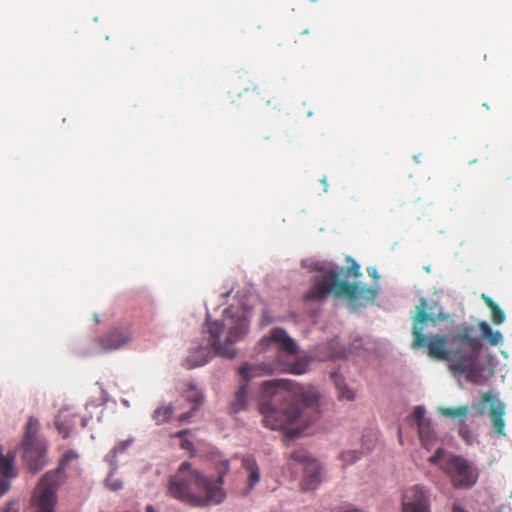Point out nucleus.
Listing matches in <instances>:
<instances>
[{
	"label": "nucleus",
	"instance_id": "dca6fc26",
	"mask_svg": "<svg viewBox=\"0 0 512 512\" xmlns=\"http://www.w3.org/2000/svg\"><path fill=\"white\" fill-rule=\"evenodd\" d=\"M418 434L424 448L429 450L436 444L437 436L431 421L419 423Z\"/></svg>",
	"mask_w": 512,
	"mask_h": 512
},
{
	"label": "nucleus",
	"instance_id": "c85d7f7f",
	"mask_svg": "<svg viewBox=\"0 0 512 512\" xmlns=\"http://www.w3.org/2000/svg\"><path fill=\"white\" fill-rule=\"evenodd\" d=\"M459 435L466 443L471 444L473 442V434L470 431L468 425L462 420L459 425Z\"/></svg>",
	"mask_w": 512,
	"mask_h": 512
},
{
	"label": "nucleus",
	"instance_id": "ea45409f",
	"mask_svg": "<svg viewBox=\"0 0 512 512\" xmlns=\"http://www.w3.org/2000/svg\"><path fill=\"white\" fill-rule=\"evenodd\" d=\"M146 512H155V510H154L153 506L148 505V506L146 507Z\"/></svg>",
	"mask_w": 512,
	"mask_h": 512
},
{
	"label": "nucleus",
	"instance_id": "412c9836",
	"mask_svg": "<svg viewBox=\"0 0 512 512\" xmlns=\"http://www.w3.org/2000/svg\"><path fill=\"white\" fill-rule=\"evenodd\" d=\"M332 378L338 390L339 399L351 401L355 398L354 392L348 388L338 373H333Z\"/></svg>",
	"mask_w": 512,
	"mask_h": 512
},
{
	"label": "nucleus",
	"instance_id": "4be33fe9",
	"mask_svg": "<svg viewBox=\"0 0 512 512\" xmlns=\"http://www.w3.org/2000/svg\"><path fill=\"white\" fill-rule=\"evenodd\" d=\"M485 304L491 310V317L494 324H502L505 321L504 311L488 296H482Z\"/></svg>",
	"mask_w": 512,
	"mask_h": 512
},
{
	"label": "nucleus",
	"instance_id": "72a5a7b5",
	"mask_svg": "<svg viewBox=\"0 0 512 512\" xmlns=\"http://www.w3.org/2000/svg\"><path fill=\"white\" fill-rule=\"evenodd\" d=\"M11 478H5L0 475V497L4 495L10 488V480Z\"/></svg>",
	"mask_w": 512,
	"mask_h": 512
},
{
	"label": "nucleus",
	"instance_id": "c756f323",
	"mask_svg": "<svg viewBox=\"0 0 512 512\" xmlns=\"http://www.w3.org/2000/svg\"><path fill=\"white\" fill-rule=\"evenodd\" d=\"M188 434V430H181L178 431L174 436L179 437L181 439V448L184 450H187L189 452L194 451V445L193 443L185 438V435Z\"/></svg>",
	"mask_w": 512,
	"mask_h": 512
},
{
	"label": "nucleus",
	"instance_id": "2f4dec72",
	"mask_svg": "<svg viewBox=\"0 0 512 512\" xmlns=\"http://www.w3.org/2000/svg\"><path fill=\"white\" fill-rule=\"evenodd\" d=\"M413 418L417 422V426H419V423L431 421L430 419L425 418V409L422 406L415 407L413 412Z\"/></svg>",
	"mask_w": 512,
	"mask_h": 512
},
{
	"label": "nucleus",
	"instance_id": "2eb2a0df",
	"mask_svg": "<svg viewBox=\"0 0 512 512\" xmlns=\"http://www.w3.org/2000/svg\"><path fill=\"white\" fill-rule=\"evenodd\" d=\"M76 415L69 413L67 410L60 411L55 420L58 432L63 438H68L74 425Z\"/></svg>",
	"mask_w": 512,
	"mask_h": 512
},
{
	"label": "nucleus",
	"instance_id": "b1692460",
	"mask_svg": "<svg viewBox=\"0 0 512 512\" xmlns=\"http://www.w3.org/2000/svg\"><path fill=\"white\" fill-rule=\"evenodd\" d=\"M173 415V407L171 405L158 407L153 413V419L157 425L167 422Z\"/></svg>",
	"mask_w": 512,
	"mask_h": 512
},
{
	"label": "nucleus",
	"instance_id": "e433bc0d",
	"mask_svg": "<svg viewBox=\"0 0 512 512\" xmlns=\"http://www.w3.org/2000/svg\"><path fill=\"white\" fill-rule=\"evenodd\" d=\"M3 512H18L16 510H13V503L9 502Z\"/></svg>",
	"mask_w": 512,
	"mask_h": 512
},
{
	"label": "nucleus",
	"instance_id": "6ab92c4d",
	"mask_svg": "<svg viewBox=\"0 0 512 512\" xmlns=\"http://www.w3.org/2000/svg\"><path fill=\"white\" fill-rule=\"evenodd\" d=\"M478 328L481 332V337L487 339L488 343L491 346H497L502 342L503 336H502L501 332L493 331L487 322H485V321L479 322Z\"/></svg>",
	"mask_w": 512,
	"mask_h": 512
},
{
	"label": "nucleus",
	"instance_id": "473e14b6",
	"mask_svg": "<svg viewBox=\"0 0 512 512\" xmlns=\"http://www.w3.org/2000/svg\"><path fill=\"white\" fill-rule=\"evenodd\" d=\"M106 485L112 491L120 490L123 487L122 481L120 479L114 478L112 474L107 477Z\"/></svg>",
	"mask_w": 512,
	"mask_h": 512
},
{
	"label": "nucleus",
	"instance_id": "6e6552de",
	"mask_svg": "<svg viewBox=\"0 0 512 512\" xmlns=\"http://www.w3.org/2000/svg\"><path fill=\"white\" fill-rule=\"evenodd\" d=\"M429 462L439 465L450 477L455 488H469L477 481V473L464 458L445 454L442 448L436 450L435 454L429 458Z\"/></svg>",
	"mask_w": 512,
	"mask_h": 512
},
{
	"label": "nucleus",
	"instance_id": "a19ab883",
	"mask_svg": "<svg viewBox=\"0 0 512 512\" xmlns=\"http://www.w3.org/2000/svg\"><path fill=\"white\" fill-rule=\"evenodd\" d=\"M344 512H363V511L360 509H357V508H353V509L346 510Z\"/></svg>",
	"mask_w": 512,
	"mask_h": 512
},
{
	"label": "nucleus",
	"instance_id": "39448f33",
	"mask_svg": "<svg viewBox=\"0 0 512 512\" xmlns=\"http://www.w3.org/2000/svg\"><path fill=\"white\" fill-rule=\"evenodd\" d=\"M224 321L207 319L209 343L218 355L232 359L236 355L233 343L247 333L249 319L244 310L229 307L224 310Z\"/></svg>",
	"mask_w": 512,
	"mask_h": 512
},
{
	"label": "nucleus",
	"instance_id": "a878e982",
	"mask_svg": "<svg viewBox=\"0 0 512 512\" xmlns=\"http://www.w3.org/2000/svg\"><path fill=\"white\" fill-rule=\"evenodd\" d=\"M200 353V356L197 357L196 359L193 358V355H190L187 357L186 359V363H185V366L188 368V369H191V368H194V367H198V366H202L204 364L207 363V357H206V354H205V350H200L199 351Z\"/></svg>",
	"mask_w": 512,
	"mask_h": 512
},
{
	"label": "nucleus",
	"instance_id": "20e7f679",
	"mask_svg": "<svg viewBox=\"0 0 512 512\" xmlns=\"http://www.w3.org/2000/svg\"><path fill=\"white\" fill-rule=\"evenodd\" d=\"M377 293L375 288L341 280L340 273L331 269L316 278L305 298L311 301H321L332 294L336 298L346 299L351 306L357 307L363 305L364 301L373 302Z\"/></svg>",
	"mask_w": 512,
	"mask_h": 512
},
{
	"label": "nucleus",
	"instance_id": "f8f14e48",
	"mask_svg": "<svg viewBox=\"0 0 512 512\" xmlns=\"http://www.w3.org/2000/svg\"><path fill=\"white\" fill-rule=\"evenodd\" d=\"M131 340V333L127 328H116L101 336L98 345L102 351L119 349Z\"/></svg>",
	"mask_w": 512,
	"mask_h": 512
},
{
	"label": "nucleus",
	"instance_id": "393cba45",
	"mask_svg": "<svg viewBox=\"0 0 512 512\" xmlns=\"http://www.w3.org/2000/svg\"><path fill=\"white\" fill-rule=\"evenodd\" d=\"M324 348H327L329 352L327 353L326 356L323 357V359H336L346 357L347 355L346 350L343 347L338 346V343L336 341H332Z\"/></svg>",
	"mask_w": 512,
	"mask_h": 512
},
{
	"label": "nucleus",
	"instance_id": "0eeeda50",
	"mask_svg": "<svg viewBox=\"0 0 512 512\" xmlns=\"http://www.w3.org/2000/svg\"><path fill=\"white\" fill-rule=\"evenodd\" d=\"M284 370L293 374H303L306 372V364L303 362H295L288 367H283L280 362H262L259 364L245 363L239 368V375L242 383L235 393V399L231 404L233 412L237 413L244 410L248 403V387L249 381L257 377L271 375L276 371Z\"/></svg>",
	"mask_w": 512,
	"mask_h": 512
},
{
	"label": "nucleus",
	"instance_id": "7c9ffc66",
	"mask_svg": "<svg viewBox=\"0 0 512 512\" xmlns=\"http://www.w3.org/2000/svg\"><path fill=\"white\" fill-rule=\"evenodd\" d=\"M347 261L350 263V265L348 266V268L346 270V275H348V276L351 275L355 278H359L361 276L359 264L356 261H354L353 259H351L350 257L347 258Z\"/></svg>",
	"mask_w": 512,
	"mask_h": 512
},
{
	"label": "nucleus",
	"instance_id": "a211bd4d",
	"mask_svg": "<svg viewBox=\"0 0 512 512\" xmlns=\"http://www.w3.org/2000/svg\"><path fill=\"white\" fill-rule=\"evenodd\" d=\"M15 455L13 452H8L6 455L2 454L0 449V475L5 478H14L17 473L14 467Z\"/></svg>",
	"mask_w": 512,
	"mask_h": 512
},
{
	"label": "nucleus",
	"instance_id": "aec40b11",
	"mask_svg": "<svg viewBox=\"0 0 512 512\" xmlns=\"http://www.w3.org/2000/svg\"><path fill=\"white\" fill-rule=\"evenodd\" d=\"M438 412L446 418L463 419L469 414V407L465 405L457 407H438Z\"/></svg>",
	"mask_w": 512,
	"mask_h": 512
},
{
	"label": "nucleus",
	"instance_id": "9d476101",
	"mask_svg": "<svg viewBox=\"0 0 512 512\" xmlns=\"http://www.w3.org/2000/svg\"><path fill=\"white\" fill-rule=\"evenodd\" d=\"M402 512H430V495L420 485L407 488L403 493Z\"/></svg>",
	"mask_w": 512,
	"mask_h": 512
},
{
	"label": "nucleus",
	"instance_id": "4c0bfd02",
	"mask_svg": "<svg viewBox=\"0 0 512 512\" xmlns=\"http://www.w3.org/2000/svg\"><path fill=\"white\" fill-rule=\"evenodd\" d=\"M191 417V413H188V414H182L179 416V421L180 422H183V421H186L187 419H189Z\"/></svg>",
	"mask_w": 512,
	"mask_h": 512
},
{
	"label": "nucleus",
	"instance_id": "5701e85b",
	"mask_svg": "<svg viewBox=\"0 0 512 512\" xmlns=\"http://www.w3.org/2000/svg\"><path fill=\"white\" fill-rule=\"evenodd\" d=\"M185 397L187 401L193 404L192 411H195L203 403V394L193 384H189L188 389L185 391Z\"/></svg>",
	"mask_w": 512,
	"mask_h": 512
},
{
	"label": "nucleus",
	"instance_id": "9b49d317",
	"mask_svg": "<svg viewBox=\"0 0 512 512\" xmlns=\"http://www.w3.org/2000/svg\"><path fill=\"white\" fill-rule=\"evenodd\" d=\"M491 404L490 417L494 427V431L499 436H505V404L496 399L491 392H486L481 396L478 414L484 415L485 411L481 407L483 404Z\"/></svg>",
	"mask_w": 512,
	"mask_h": 512
},
{
	"label": "nucleus",
	"instance_id": "bb28decb",
	"mask_svg": "<svg viewBox=\"0 0 512 512\" xmlns=\"http://www.w3.org/2000/svg\"><path fill=\"white\" fill-rule=\"evenodd\" d=\"M290 458L299 463H303L304 466L308 463V461H312L313 459L304 449L295 450L290 454Z\"/></svg>",
	"mask_w": 512,
	"mask_h": 512
},
{
	"label": "nucleus",
	"instance_id": "58836bf2",
	"mask_svg": "<svg viewBox=\"0 0 512 512\" xmlns=\"http://www.w3.org/2000/svg\"><path fill=\"white\" fill-rule=\"evenodd\" d=\"M369 274L371 277H373L374 279H378L379 278V275L377 274V271L376 269L372 268L370 271H369Z\"/></svg>",
	"mask_w": 512,
	"mask_h": 512
},
{
	"label": "nucleus",
	"instance_id": "cd10ccee",
	"mask_svg": "<svg viewBox=\"0 0 512 512\" xmlns=\"http://www.w3.org/2000/svg\"><path fill=\"white\" fill-rule=\"evenodd\" d=\"M360 457H361V453L356 450L344 451L341 454V458L345 465L353 464L355 461L360 459Z\"/></svg>",
	"mask_w": 512,
	"mask_h": 512
},
{
	"label": "nucleus",
	"instance_id": "f3484780",
	"mask_svg": "<svg viewBox=\"0 0 512 512\" xmlns=\"http://www.w3.org/2000/svg\"><path fill=\"white\" fill-rule=\"evenodd\" d=\"M242 465L248 472V490L250 491L260 481V470L255 459L252 457L243 458Z\"/></svg>",
	"mask_w": 512,
	"mask_h": 512
},
{
	"label": "nucleus",
	"instance_id": "1a4fd4ad",
	"mask_svg": "<svg viewBox=\"0 0 512 512\" xmlns=\"http://www.w3.org/2000/svg\"><path fill=\"white\" fill-rule=\"evenodd\" d=\"M38 428V420L30 417L21 443L24 466L33 475L42 470L47 463V444L38 439Z\"/></svg>",
	"mask_w": 512,
	"mask_h": 512
},
{
	"label": "nucleus",
	"instance_id": "c9c22d12",
	"mask_svg": "<svg viewBox=\"0 0 512 512\" xmlns=\"http://www.w3.org/2000/svg\"><path fill=\"white\" fill-rule=\"evenodd\" d=\"M452 512H468L459 503L455 502L452 505Z\"/></svg>",
	"mask_w": 512,
	"mask_h": 512
},
{
	"label": "nucleus",
	"instance_id": "ddd939ff",
	"mask_svg": "<svg viewBox=\"0 0 512 512\" xmlns=\"http://www.w3.org/2000/svg\"><path fill=\"white\" fill-rule=\"evenodd\" d=\"M269 342L278 344L280 352H285L288 355L297 354L298 348L296 343L282 328H273L269 336L261 340L263 345H268Z\"/></svg>",
	"mask_w": 512,
	"mask_h": 512
},
{
	"label": "nucleus",
	"instance_id": "4468645a",
	"mask_svg": "<svg viewBox=\"0 0 512 512\" xmlns=\"http://www.w3.org/2000/svg\"><path fill=\"white\" fill-rule=\"evenodd\" d=\"M321 481V466L317 460L308 461L304 466V475L301 481L303 490L315 489Z\"/></svg>",
	"mask_w": 512,
	"mask_h": 512
},
{
	"label": "nucleus",
	"instance_id": "f257e3e1",
	"mask_svg": "<svg viewBox=\"0 0 512 512\" xmlns=\"http://www.w3.org/2000/svg\"><path fill=\"white\" fill-rule=\"evenodd\" d=\"M448 314L442 312L436 302L430 303L421 298L412 317V348L426 349L427 355L434 360L449 363V370L454 375L466 374L467 379L477 382L479 359L483 350L481 337L476 328L468 323L457 325L448 335L424 334V324L436 325L448 320Z\"/></svg>",
	"mask_w": 512,
	"mask_h": 512
},
{
	"label": "nucleus",
	"instance_id": "7ed1b4c3",
	"mask_svg": "<svg viewBox=\"0 0 512 512\" xmlns=\"http://www.w3.org/2000/svg\"><path fill=\"white\" fill-rule=\"evenodd\" d=\"M217 478L205 476L191 464L183 462L169 480L168 494L192 507H209L221 504L226 498L223 488L225 475L230 470L228 460L216 463Z\"/></svg>",
	"mask_w": 512,
	"mask_h": 512
},
{
	"label": "nucleus",
	"instance_id": "423d86ee",
	"mask_svg": "<svg viewBox=\"0 0 512 512\" xmlns=\"http://www.w3.org/2000/svg\"><path fill=\"white\" fill-rule=\"evenodd\" d=\"M78 457L77 452L68 450L60 459L57 468L46 472L41 477L32 497L35 512H55L56 491L66 479L64 470Z\"/></svg>",
	"mask_w": 512,
	"mask_h": 512
},
{
	"label": "nucleus",
	"instance_id": "79ce46f5",
	"mask_svg": "<svg viewBox=\"0 0 512 512\" xmlns=\"http://www.w3.org/2000/svg\"><path fill=\"white\" fill-rule=\"evenodd\" d=\"M309 33V30L306 29V30H303L302 34H308Z\"/></svg>",
	"mask_w": 512,
	"mask_h": 512
},
{
	"label": "nucleus",
	"instance_id": "f03ea898",
	"mask_svg": "<svg viewBox=\"0 0 512 512\" xmlns=\"http://www.w3.org/2000/svg\"><path fill=\"white\" fill-rule=\"evenodd\" d=\"M261 393L258 409L263 425L272 430H285L293 424L303 430L319 415L318 394L289 380L265 381Z\"/></svg>",
	"mask_w": 512,
	"mask_h": 512
},
{
	"label": "nucleus",
	"instance_id": "f704fd0d",
	"mask_svg": "<svg viewBox=\"0 0 512 512\" xmlns=\"http://www.w3.org/2000/svg\"><path fill=\"white\" fill-rule=\"evenodd\" d=\"M273 319L270 317L268 312L266 310L262 313V319H261V326H266L270 323H272Z\"/></svg>",
	"mask_w": 512,
	"mask_h": 512
}]
</instances>
